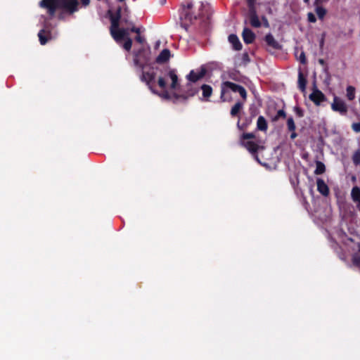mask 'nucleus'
<instances>
[{
    "label": "nucleus",
    "mask_w": 360,
    "mask_h": 360,
    "mask_svg": "<svg viewBox=\"0 0 360 360\" xmlns=\"http://www.w3.org/2000/svg\"><path fill=\"white\" fill-rule=\"evenodd\" d=\"M158 85L164 91L160 95L164 99L173 101L186 100L188 97L193 96L195 91L187 94H180V86L178 76L174 70H169L163 77L158 79Z\"/></svg>",
    "instance_id": "obj_1"
},
{
    "label": "nucleus",
    "mask_w": 360,
    "mask_h": 360,
    "mask_svg": "<svg viewBox=\"0 0 360 360\" xmlns=\"http://www.w3.org/2000/svg\"><path fill=\"white\" fill-rule=\"evenodd\" d=\"M120 18V11H118L116 16H110V34L117 44L129 51L132 46V40L129 38V30L119 27Z\"/></svg>",
    "instance_id": "obj_2"
},
{
    "label": "nucleus",
    "mask_w": 360,
    "mask_h": 360,
    "mask_svg": "<svg viewBox=\"0 0 360 360\" xmlns=\"http://www.w3.org/2000/svg\"><path fill=\"white\" fill-rule=\"evenodd\" d=\"M84 6H87L90 0H80ZM40 6L46 8L49 13L53 15L58 8H64L70 13L77 11L78 0H41Z\"/></svg>",
    "instance_id": "obj_3"
},
{
    "label": "nucleus",
    "mask_w": 360,
    "mask_h": 360,
    "mask_svg": "<svg viewBox=\"0 0 360 360\" xmlns=\"http://www.w3.org/2000/svg\"><path fill=\"white\" fill-rule=\"evenodd\" d=\"M308 212L321 221H327L331 214L330 207L328 204H306Z\"/></svg>",
    "instance_id": "obj_4"
},
{
    "label": "nucleus",
    "mask_w": 360,
    "mask_h": 360,
    "mask_svg": "<svg viewBox=\"0 0 360 360\" xmlns=\"http://www.w3.org/2000/svg\"><path fill=\"white\" fill-rule=\"evenodd\" d=\"M221 98L224 101L229 99L230 92H238L243 99H246L247 93L245 89L239 85H237L231 82H224L221 84Z\"/></svg>",
    "instance_id": "obj_5"
},
{
    "label": "nucleus",
    "mask_w": 360,
    "mask_h": 360,
    "mask_svg": "<svg viewBox=\"0 0 360 360\" xmlns=\"http://www.w3.org/2000/svg\"><path fill=\"white\" fill-rule=\"evenodd\" d=\"M255 135L252 133H246L243 134L241 139V143L243 145L250 153H254L259 150V149H263V146H262V143L255 142L254 141H247L248 139H254Z\"/></svg>",
    "instance_id": "obj_6"
},
{
    "label": "nucleus",
    "mask_w": 360,
    "mask_h": 360,
    "mask_svg": "<svg viewBox=\"0 0 360 360\" xmlns=\"http://www.w3.org/2000/svg\"><path fill=\"white\" fill-rule=\"evenodd\" d=\"M331 109L335 112H339L342 115H345L348 112V107L345 101L337 96H333V100L331 103Z\"/></svg>",
    "instance_id": "obj_7"
},
{
    "label": "nucleus",
    "mask_w": 360,
    "mask_h": 360,
    "mask_svg": "<svg viewBox=\"0 0 360 360\" xmlns=\"http://www.w3.org/2000/svg\"><path fill=\"white\" fill-rule=\"evenodd\" d=\"M206 73V70L204 68H200L195 70H191L187 75V79L191 82H195L202 79Z\"/></svg>",
    "instance_id": "obj_8"
},
{
    "label": "nucleus",
    "mask_w": 360,
    "mask_h": 360,
    "mask_svg": "<svg viewBox=\"0 0 360 360\" xmlns=\"http://www.w3.org/2000/svg\"><path fill=\"white\" fill-rule=\"evenodd\" d=\"M309 98L317 105L325 100L324 94L318 89H314L310 94Z\"/></svg>",
    "instance_id": "obj_9"
},
{
    "label": "nucleus",
    "mask_w": 360,
    "mask_h": 360,
    "mask_svg": "<svg viewBox=\"0 0 360 360\" xmlns=\"http://www.w3.org/2000/svg\"><path fill=\"white\" fill-rule=\"evenodd\" d=\"M317 190L323 195L327 196L329 193V188L328 185L321 179H318L316 181Z\"/></svg>",
    "instance_id": "obj_10"
},
{
    "label": "nucleus",
    "mask_w": 360,
    "mask_h": 360,
    "mask_svg": "<svg viewBox=\"0 0 360 360\" xmlns=\"http://www.w3.org/2000/svg\"><path fill=\"white\" fill-rule=\"evenodd\" d=\"M255 34L248 28H245L243 31V39L245 43L251 44L255 40Z\"/></svg>",
    "instance_id": "obj_11"
},
{
    "label": "nucleus",
    "mask_w": 360,
    "mask_h": 360,
    "mask_svg": "<svg viewBox=\"0 0 360 360\" xmlns=\"http://www.w3.org/2000/svg\"><path fill=\"white\" fill-rule=\"evenodd\" d=\"M229 41L232 44L233 49L236 51H240L242 49V44L238 37L235 34H231L229 37Z\"/></svg>",
    "instance_id": "obj_12"
},
{
    "label": "nucleus",
    "mask_w": 360,
    "mask_h": 360,
    "mask_svg": "<svg viewBox=\"0 0 360 360\" xmlns=\"http://www.w3.org/2000/svg\"><path fill=\"white\" fill-rule=\"evenodd\" d=\"M39 41L41 45L45 44L49 39H51L52 38L51 33L46 30H41L39 34H38Z\"/></svg>",
    "instance_id": "obj_13"
},
{
    "label": "nucleus",
    "mask_w": 360,
    "mask_h": 360,
    "mask_svg": "<svg viewBox=\"0 0 360 360\" xmlns=\"http://www.w3.org/2000/svg\"><path fill=\"white\" fill-rule=\"evenodd\" d=\"M170 58V51L168 49H164L161 51L156 58V61L159 63H163L167 61Z\"/></svg>",
    "instance_id": "obj_14"
},
{
    "label": "nucleus",
    "mask_w": 360,
    "mask_h": 360,
    "mask_svg": "<svg viewBox=\"0 0 360 360\" xmlns=\"http://www.w3.org/2000/svg\"><path fill=\"white\" fill-rule=\"evenodd\" d=\"M141 79L143 82H145L148 85H150L151 82L153 81L155 79L154 72H143Z\"/></svg>",
    "instance_id": "obj_15"
},
{
    "label": "nucleus",
    "mask_w": 360,
    "mask_h": 360,
    "mask_svg": "<svg viewBox=\"0 0 360 360\" xmlns=\"http://www.w3.org/2000/svg\"><path fill=\"white\" fill-rule=\"evenodd\" d=\"M257 127L259 130L261 131H266L267 129V122L265 118L263 116H259L257 121Z\"/></svg>",
    "instance_id": "obj_16"
},
{
    "label": "nucleus",
    "mask_w": 360,
    "mask_h": 360,
    "mask_svg": "<svg viewBox=\"0 0 360 360\" xmlns=\"http://www.w3.org/2000/svg\"><path fill=\"white\" fill-rule=\"evenodd\" d=\"M356 96V89L353 86H348L346 89V97L348 101H353Z\"/></svg>",
    "instance_id": "obj_17"
},
{
    "label": "nucleus",
    "mask_w": 360,
    "mask_h": 360,
    "mask_svg": "<svg viewBox=\"0 0 360 360\" xmlns=\"http://www.w3.org/2000/svg\"><path fill=\"white\" fill-rule=\"evenodd\" d=\"M201 89L202 91V97L204 99L207 100V98L212 95V89L210 86L207 84H203L201 86Z\"/></svg>",
    "instance_id": "obj_18"
},
{
    "label": "nucleus",
    "mask_w": 360,
    "mask_h": 360,
    "mask_svg": "<svg viewBox=\"0 0 360 360\" xmlns=\"http://www.w3.org/2000/svg\"><path fill=\"white\" fill-rule=\"evenodd\" d=\"M307 81L301 72L298 75V86L302 91H304L306 89Z\"/></svg>",
    "instance_id": "obj_19"
},
{
    "label": "nucleus",
    "mask_w": 360,
    "mask_h": 360,
    "mask_svg": "<svg viewBox=\"0 0 360 360\" xmlns=\"http://www.w3.org/2000/svg\"><path fill=\"white\" fill-rule=\"evenodd\" d=\"M351 195L354 202H360V188L357 186L354 187L352 190Z\"/></svg>",
    "instance_id": "obj_20"
},
{
    "label": "nucleus",
    "mask_w": 360,
    "mask_h": 360,
    "mask_svg": "<svg viewBox=\"0 0 360 360\" xmlns=\"http://www.w3.org/2000/svg\"><path fill=\"white\" fill-rule=\"evenodd\" d=\"M315 12L321 20L323 19L326 14V10L319 4H316Z\"/></svg>",
    "instance_id": "obj_21"
},
{
    "label": "nucleus",
    "mask_w": 360,
    "mask_h": 360,
    "mask_svg": "<svg viewBox=\"0 0 360 360\" xmlns=\"http://www.w3.org/2000/svg\"><path fill=\"white\" fill-rule=\"evenodd\" d=\"M326 170L325 165L323 162L318 161L316 163V169L314 171V173L316 174H323Z\"/></svg>",
    "instance_id": "obj_22"
},
{
    "label": "nucleus",
    "mask_w": 360,
    "mask_h": 360,
    "mask_svg": "<svg viewBox=\"0 0 360 360\" xmlns=\"http://www.w3.org/2000/svg\"><path fill=\"white\" fill-rule=\"evenodd\" d=\"M250 24L255 27H259L261 26L262 23L260 22L259 19L256 14H252L251 15Z\"/></svg>",
    "instance_id": "obj_23"
},
{
    "label": "nucleus",
    "mask_w": 360,
    "mask_h": 360,
    "mask_svg": "<svg viewBox=\"0 0 360 360\" xmlns=\"http://www.w3.org/2000/svg\"><path fill=\"white\" fill-rule=\"evenodd\" d=\"M242 107H243L242 103H240L239 102L236 103L231 108V115L232 116H236L240 112V110L242 109Z\"/></svg>",
    "instance_id": "obj_24"
},
{
    "label": "nucleus",
    "mask_w": 360,
    "mask_h": 360,
    "mask_svg": "<svg viewBox=\"0 0 360 360\" xmlns=\"http://www.w3.org/2000/svg\"><path fill=\"white\" fill-rule=\"evenodd\" d=\"M352 262L355 266L360 268V255L359 253H354L352 255Z\"/></svg>",
    "instance_id": "obj_25"
},
{
    "label": "nucleus",
    "mask_w": 360,
    "mask_h": 360,
    "mask_svg": "<svg viewBox=\"0 0 360 360\" xmlns=\"http://www.w3.org/2000/svg\"><path fill=\"white\" fill-rule=\"evenodd\" d=\"M287 126H288V129L289 131H295L296 127H295V122H294V120L292 117L288 118Z\"/></svg>",
    "instance_id": "obj_26"
},
{
    "label": "nucleus",
    "mask_w": 360,
    "mask_h": 360,
    "mask_svg": "<svg viewBox=\"0 0 360 360\" xmlns=\"http://www.w3.org/2000/svg\"><path fill=\"white\" fill-rule=\"evenodd\" d=\"M352 161L354 165H358L360 164V149L356 150L352 155Z\"/></svg>",
    "instance_id": "obj_27"
},
{
    "label": "nucleus",
    "mask_w": 360,
    "mask_h": 360,
    "mask_svg": "<svg viewBox=\"0 0 360 360\" xmlns=\"http://www.w3.org/2000/svg\"><path fill=\"white\" fill-rule=\"evenodd\" d=\"M141 53V50L138 52H134V63L135 65H139V56Z\"/></svg>",
    "instance_id": "obj_28"
},
{
    "label": "nucleus",
    "mask_w": 360,
    "mask_h": 360,
    "mask_svg": "<svg viewBox=\"0 0 360 360\" xmlns=\"http://www.w3.org/2000/svg\"><path fill=\"white\" fill-rule=\"evenodd\" d=\"M266 39V41L269 44V45H272L274 46V43H275V41H274V39L273 37V36L271 34H267L265 37Z\"/></svg>",
    "instance_id": "obj_29"
},
{
    "label": "nucleus",
    "mask_w": 360,
    "mask_h": 360,
    "mask_svg": "<svg viewBox=\"0 0 360 360\" xmlns=\"http://www.w3.org/2000/svg\"><path fill=\"white\" fill-rule=\"evenodd\" d=\"M352 129L356 133H359L360 132V122H354L352 124Z\"/></svg>",
    "instance_id": "obj_30"
},
{
    "label": "nucleus",
    "mask_w": 360,
    "mask_h": 360,
    "mask_svg": "<svg viewBox=\"0 0 360 360\" xmlns=\"http://www.w3.org/2000/svg\"><path fill=\"white\" fill-rule=\"evenodd\" d=\"M298 59L303 64H304L306 63V57H305V54L303 51L300 52V53L298 56Z\"/></svg>",
    "instance_id": "obj_31"
},
{
    "label": "nucleus",
    "mask_w": 360,
    "mask_h": 360,
    "mask_svg": "<svg viewBox=\"0 0 360 360\" xmlns=\"http://www.w3.org/2000/svg\"><path fill=\"white\" fill-rule=\"evenodd\" d=\"M307 18L310 22H315L316 21V18L312 13H309L307 14Z\"/></svg>",
    "instance_id": "obj_32"
},
{
    "label": "nucleus",
    "mask_w": 360,
    "mask_h": 360,
    "mask_svg": "<svg viewBox=\"0 0 360 360\" xmlns=\"http://www.w3.org/2000/svg\"><path fill=\"white\" fill-rule=\"evenodd\" d=\"M136 40L140 44H143L145 41L144 37L141 36L139 34L136 36Z\"/></svg>",
    "instance_id": "obj_33"
},
{
    "label": "nucleus",
    "mask_w": 360,
    "mask_h": 360,
    "mask_svg": "<svg viewBox=\"0 0 360 360\" xmlns=\"http://www.w3.org/2000/svg\"><path fill=\"white\" fill-rule=\"evenodd\" d=\"M262 22H262V25H263L264 27H269V22H268V20H267L266 18L263 17V18H262Z\"/></svg>",
    "instance_id": "obj_34"
},
{
    "label": "nucleus",
    "mask_w": 360,
    "mask_h": 360,
    "mask_svg": "<svg viewBox=\"0 0 360 360\" xmlns=\"http://www.w3.org/2000/svg\"><path fill=\"white\" fill-rule=\"evenodd\" d=\"M130 31H131V32H136V33H137L138 34L140 33V29H139V28H136V27H132V28H131Z\"/></svg>",
    "instance_id": "obj_35"
},
{
    "label": "nucleus",
    "mask_w": 360,
    "mask_h": 360,
    "mask_svg": "<svg viewBox=\"0 0 360 360\" xmlns=\"http://www.w3.org/2000/svg\"><path fill=\"white\" fill-rule=\"evenodd\" d=\"M278 115L281 117H285V113L283 110H281L278 112Z\"/></svg>",
    "instance_id": "obj_36"
},
{
    "label": "nucleus",
    "mask_w": 360,
    "mask_h": 360,
    "mask_svg": "<svg viewBox=\"0 0 360 360\" xmlns=\"http://www.w3.org/2000/svg\"><path fill=\"white\" fill-rule=\"evenodd\" d=\"M296 137H297V133L295 132V131H292V134H291V135H290V138H291L292 139H295Z\"/></svg>",
    "instance_id": "obj_37"
},
{
    "label": "nucleus",
    "mask_w": 360,
    "mask_h": 360,
    "mask_svg": "<svg viewBox=\"0 0 360 360\" xmlns=\"http://www.w3.org/2000/svg\"><path fill=\"white\" fill-rule=\"evenodd\" d=\"M187 6H188V8H191L192 6V4H188Z\"/></svg>",
    "instance_id": "obj_38"
},
{
    "label": "nucleus",
    "mask_w": 360,
    "mask_h": 360,
    "mask_svg": "<svg viewBox=\"0 0 360 360\" xmlns=\"http://www.w3.org/2000/svg\"><path fill=\"white\" fill-rule=\"evenodd\" d=\"M148 86H149V88L151 89V91H153V93H155V91L153 90L152 86H150V84L148 85Z\"/></svg>",
    "instance_id": "obj_39"
},
{
    "label": "nucleus",
    "mask_w": 360,
    "mask_h": 360,
    "mask_svg": "<svg viewBox=\"0 0 360 360\" xmlns=\"http://www.w3.org/2000/svg\"><path fill=\"white\" fill-rule=\"evenodd\" d=\"M356 205H357L358 210L360 211V204H356Z\"/></svg>",
    "instance_id": "obj_40"
},
{
    "label": "nucleus",
    "mask_w": 360,
    "mask_h": 360,
    "mask_svg": "<svg viewBox=\"0 0 360 360\" xmlns=\"http://www.w3.org/2000/svg\"><path fill=\"white\" fill-rule=\"evenodd\" d=\"M358 253L360 255V244H359V252Z\"/></svg>",
    "instance_id": "obj_41"
},
{
    "label": "nucleus",
    "mask_w": 360,
    "mask_h": 360,
    "mask_svg": "<svg viewBox=\"0 0 360 360\" xmlns=\"http://www.w3.org/2000/svg\"><path fill=\"white\" fill-rule=\"evenodd\" d=\"M305 3H308L309 0H304Z\"/></svg>",
    "instance_id": "obj_42"
},
{
    "label": "nucleus",
    "mask_w": 360,
    "mask_h": 360,
    "mask_svg": "<svg viewBox=\"0 0 360 360\" xmlns=\"http://www.w3.org/2000/svg\"><path fill=\"white\" fill-rule=\"evenodd\" d=\"M320 63H323V60H320Z\"/></svg>",
    "instance_id": "obj_43"
},
{
    "label": "nucleus",
    "mask_w": 360,
    "mask_h": 360,
    "mask_svg": "<svg viewBox=\"0 0 360 360\" xmlns=\"http://www.w3.org/2000/svg\"><path fill=\"white\" fill-rule=\"evenodd\" d=\"M120 1H123L124 0H119Z\"/></svg>",
    "instance_id": "obj_44"
}]
</instances>
